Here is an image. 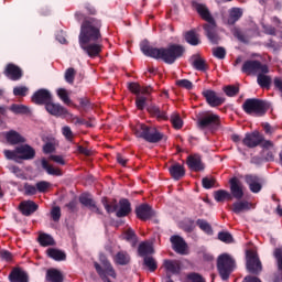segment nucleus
Here are the masks:
<instances>
[{"instance_id": "nucleus-1", "label": "nucleus", "mask_w": 282, "mask_h": 282, "mask_svg": "<svg viewBox=\"0 0 282 282\" xmlns=\"http://www.w3.org/2000/svg\"><path fill=\"white\" fill-rule=\"evenodd\" d=\"M100 39V22L95 19L86 20L82 24L79 34V45L88 56H98L101 45L98 43Z\"/></svg>"}, {"instance_id": "nucleus-2", "label": "nucleus", "mask_w": 282, "mask_h": 282, "mask_svg": "<svg viewBox=\"0 0 282 282\" xmlns=\"http://www.w3.org/2000/svg\"><path fill=\"white\" fill-rule=\"evenodd\" d=\"M141 52L145 56L156 58V61H163V63L167 65H173V63L184 54V47L182 45L172 44L165 48H155L149 46L147 42H142Z\"/></svg>"}, {"instance_id": "nucleus-3", "label": "nucleus", "mask_w": 282, "mask_h": 282, "mask_svg": "<svg viewBox=\"0 0 282 282\" xmlns=\"http://www.w3.org/2000/svg\"><path fill=\"white\" fill-rule=\"evenodd\" d=\"M194 8L196 12H198L199 17L207 21V24L204 25V30L206 32V36L212 43L219 42V35L217 34V24L215 23V19L210 15V11L206 4L195 3Z\"/></svg>"}, {"instance_id": "nucleus-4", "label": "nucleus", "mask_w": 282, "mask_h": 282, "mask_svg": "<svg viewBox=\"0 0 282 282\" xmlns=\"http://www.w3.org/2000/svg\"><path fill=\"white\" fill-rule=\"evenodd\" d=\"M134 134L137 138H142L147 142H160L162 140V133L158 131L155 127L139 123L134 128Z\"/></svg>"}, {"instance_id": "nucleus-5", "label": "nucleus", "mask_w": 282, "mask_h": 282, "mask_svg": "<svg viewBox=\"0 0 282 282\" xmlns=\"http://www.w3.org/2000/svg\"><path fill=\"white\" fill-rule=\"evenodd\" d=\"M4 158L7 160H13V162H21V160H32L35 152L30 145L18 147L14 151L4 150Z\"/></svg>"}, {"instance_id": "nucleus-6", "label": "nucleus", "mask_w": 282, "mask_h": 282, "mask_svg": "<svg viewBox=\"0 0 282 282\" xmlns=\"http://www.w3.org/2000/svg\"><path fill=\"white\" fill-rule=\"evenodd\" d=\"M217 269L223 281H228L230 274L235 272V260L232 257L224 253L218 257Z\"/></svg>"}, {"instance_id": "nucleus-7", "label": "nucleus", "mask_w": 282, "mask_h": 282, "mask_svg": "<svg viewBox=\"0 0 282 282\" xmlns=\"http://www.w3.org/2000/svg\"><path fill=\"white\" fill-rule=\"evenodd\" d=\"M128 89H130V91L137 96V109H144V107H147V97L151 94V86L142 87L139 84L131 83L128 85Z\"/></svg>"}, {"instance_id": "nucleus-8", "label": "nucleus", "mask_w": 282, "mask_h": 282, "mask_svg": "<svg viewBox=\"0 0 282 282\" xmlns=\"http://www.w3.org/2000/svg\"><path fill=\"white\" fill-rule=\"evenodd\" d=\"M243 109L247 113L263 116V113H265V102L259 99H249L243 104Z\"/></svg>"}, {"instance_id": "nucleus-9", "label": "nucleus", "mask_w": 282, "mask_h": 282, "mask_svg": "<svg viewBox=\"0 0 282 282\" xmlns=\"http://www.w3.org/2000/svg\"><path fill=\"white\" fill-rule=\"evenodd\" d=\"M197 126L199 129H215L216 127H219V116L213 112H207L198 119Z\"/></svg>"}, {"instance_id": "nucleus-10", "label": "nucleus", "mask_w": 282, "mask_h": 282, "mask_svg": "<svg viewBox=\"0 0 282 282\" xmlns=\"http://www.w3.org/2000/svg\"><path fill=\"white\" fill-rule=\"evenodd\" d=\"M247 270L252 274H259L262 270L259 256L254 251H247Z\"/></svg>"}, {"instance_id": "nucleus-11", "label": "nucleus", "mask_w": 282, "mask_h": 282, "mask_svg": "<svg viewBox=\"0 0 282 282\" xmlns=\"http://www.w3.org/2000/svg\"><path fill=\"white\" fill-rule=\"evenodd\" d=\"M242 72L245 74H259L260 72L262 74H268L269 69L267 65H262L257 61H248L243 64Z\"/></svg>"}, {"instance_id": "nucleus-12", "label": "nucleus", "mask_w": 282, "mask_h": 282, "mask_svg": "<svg viewBox=\"0 0 282 282\" xmlns=\"http://www.w3.org/2000/svg\"><path fill=\"white\" fill-rule=\"evenodd\" d=\"M261 142H263V135H261L259 131L247 133L242 140L245 147H248L249 149H254V147H259Z\"/></svg>"}, {"instance_id": "nucleus-13", "label": "nucleus", "mask_w": 282, "mask_h": 282, "mask_svg": "<svg viewBox=\"0 0 282 282\" xmlns=\"http://www.w3.org/2000/svg\"><path fill=\"white\" fill-rule=\"evenodd\" d=\"M52 100V93L47 89H39L32 96V102L35 105H46Z\"/></svg>"}, {"instance_id": "nucleus-14", "label": "nucleus", "mask_w": 282, "mask_h": 282, "mask_svg": "<svg viewBox=\"0 0 282 282\" xmlns=\"http://www.w3.org/2000/svg\"><path fill=\"white\" fill-rule=\"evenodd\" d=\"M170 241L175 252H177L178 254H186L188 246L186 245V241H184V238L180 236H172L170 238Z\"/></svg>"}, {"instance_id": "nucleus-15", "label": "nucleus", "mask_w": 282, "mask_h": 282, "mask_svg": "<svg viewBox=\"0 0 282 282\" xmlns=\"http://www.w3.org/2000/svg\"><path fill=\"white\" fill-rule=\"evenodd\" d=\"M45 109L47 113L57 118L61 116H67V109L61 106V104L52 102V100L45 105Z\"/></svg>"}, {"instance_id": "nucleus-16", "label": "nucleus", "mask_w": 282, "mask_h": 282, "mask_svg": "<svg viewBox=\"0 0 282 282\" xmlns=\"http://www.w3.org/2000/svg\"><path fill=\"white\" fill-rule=\"evenodd\" d=\"M203 95L210 107H219V105H224V97L217 95L214 90H205Z\"/></svg>"}, {"instance_id": "nucleus-17", "label": "nucleus", "mask_w": 282, "mask_h": 282, "mask_svg": "<svg viewBox=\"0 0 282 282\" xmlns=\"http://www.w3.org/2000/svg\"><path fill=\"white\" fill-rule=\"evenodd\" d=\"M41 164H42V169L44 171H46L47 175H54L55 177H62L63 171L59 167H56L53 164H50V161H47V159L42 158Z\"/></svg>"}, {"instance_id": "nucleus-18", "label": "nucleus", "mask_w": 282, "mask_h": 282, "mask_svg": "<svg viewBox=\"0 0 282 282\" xmlns=\"http://www.w3.org/2000/svg\"><path fill=\"white\" fill-rule=\"evenodd\" d=\"M230 191H231V195L236 199H241L243 197V185L239 180L235 177L230 180Z\"/></svg>"}, {"instance_id": "nucleus-19", "label": "nucleus", "mask_w": 282, "mask_h": 282, "mask_svg": "<svg viewBox=\"0 0 282 282\" xmlns=\"http://www.w3.org/2000/svg\"><path fill=\"white\" fill-rule=\"evenodd\" d=\"M20 210L22 215H25L26 217H30L33 213H36L39 210V205L32 200H24L20 204Z\"/></svg>"}, {"instance_id": "nucleus-20", "label": "nucleus", "mask_w": 282, "mask_h": 282, "mask_svg": "<svg viewBox=\"0 0 282 282\" xmlns=\"http://www.w3.org/2000/svg\"><path fill=\"white\" fill-rule=\"evenodd\" d=\"M4 74L11 80H19L23 74L21 73V68L14 64H9L6 67Z\"/></svg>"}, {"instance_id": "nucleus-21", "label": "nucleus", "mask_w": 282, "mask_h": 282, "mask_svg": "<svg viewBox=\"0 0 282 282\" xmlns=\"http://www.w3.org/2000/svg\"><path fill=\"white\" fill-rule=\"evenodd\" d=\"M79 202L80 204L89 208V210H91L93 213H97L98 215H100V209L98 208V206H96V202H94L89 194H83L79 198Z\"/></svg>"}, {"instance_id": "nucleus-22", "label": "nucleus", "mask_w": 282, "mask_h": 282, "mask_svg": "<svg viewBox=\"0 0 282 282\" xmlns=\"http://www.w3.org/2000/svg\"><path fill=\"white\" fill-rule=\"evenodd\" d=\"M187 165L192 171H204V163L197 154L187 158Z\"/></svg>"}, {"instance_id": "nucleus-23", "label": "nucleus", "mask_w": 282, "mask_h": 282, "mask_svg": "<svg viewBox=\"0 0 282 282\" xmlns=\"http://www.w3.org/2000/svg\"><path fill=\"white\" fill-rule=\"evenodd\" d=\"M153 215V209H151V206L149 205H141L137 207V216L139 217V219H142L143 221H147V219H151Z\"/></svg>"}, {"instance_id": "nucleus-24", "label": "nucleus", "mask_w": 282, "mask_h": 282, "mask_svg": "<svg viewBox=\"0 0 282 282\" xmlns=\"http://www.w3.org/2000/svg\"><path fill=\"white\" fill-rule=\"evenodd\" d=\"M10 282H28V273L21 269H13L9 274Z\"/></svg>"}, {"instance_id": "nucleus-25", "label": "nucleus", "mask_w": 282, "mask_h": 282, "mask_svg": "<svg viewBox=\"0 0 282 282\" xmlns=\"http://www.w3.org/2000/svg\"><path fill=\"white\" fill-rule=\"evenodd\" d=\"M251 208L252 204H250L248 200H238L232 204V213H236V215H239L246 210H250Z\"/></svg>"}, {"instance_id": "nucleus-26", "label": "nucleus", "mask_w": 282, "mask_h": 282, "mask_svg": "<svg viewBox=\"0 0 282 282\" xmlns=\"http://www.w3.org/2000/svg\"><path fill=\"white\" fill-rule=\"evenodd\" d=\"M242 15H243V10L239 8H232L229 11V18L227 19V24L235 25V23H237V21H239V19H241Z\"/></svg>"}, {"instance_id": "nucleus-27", "label": "nucleus", "mask_w": 282, "mask_h": 282, "mask_svg": "<svg viewBox=\"0 0 282 282\" xmlns=\"http://www.w3.org/2000/svg\"><path fill=\"white\" fill-rule=\"evenodd\" d=\"M246 182L249 185L251 193H259V191H261V183L259 182V177L247 175Z\"/></svg>"}, {"instance_id": "nucleus-28", "label": "nucleus", "mask_w": 282, "mask_h": 282, "mask_svg": "<svg viewBox=\"0 0 282 282\" xmlns=\"http://www.w3.org/2000/svg\"><path fill=\"white\" fill-rule=\"evenodd\" d=\"M163 268L167 272V274H175L180 272V262L173 260H164Z\"/></svg>"}, {"instance_id": "nucleus-29", "label": "nucleus", "mask_w": 282, "mask_h": 282, "mask_svg": "<svg viewBox=\"0 0 282 282\" xmlns=\"http://www.w3.org/2000/svg\"><path fill=\"white\" fill-rule=\"evenodd\" d=\"M131 213V204L129 200L122 199L119 203V210L117 212V217H127Z\"/></svg>"}, {"instance_id": "nucleus-30", "label": "nucleus", "mask_w": 282, "mask_h": 282, "mask_svg": "<svg viewBox=\"0 0 282 282\" xmlns=\"http://www.w3.org/2000/svg\"><path fill=\"white\" fill-rule=\"evenodd\" d=\"M153 242L151 241H145L141 242L139 245V254L140 257H147V254H153Z\"/></svg>"}, {"instance_id": "nucleus-31", "label": "nucleus", "mask_w": 282, "mask_h": 282, "mask_svg": "<svg viewBox=\"0 0 282 282\" xmlns=\"http://www.w3.org/2000/svg\"><path fill=\"white\" fill-rule=\"evenodd\" d=\"M46 281L63 282V273L56 269H50L46 272Z\"/></svg>"}, {"instance_id": "nucleus-32", "label": "nucleus", "mask_w": 282, "mask_h": 282, "mask_svg": "<svg viewBox=\"0 0 282 282\" xmlns=\"http://www.w3.org/2000/svg\"><path fill=\"white\" fill-rule=\"evenodd\" d=\"M170 173H171L172 177H174V180H180L181 177H184V175H185L184 166H182L180 164H174L170 167Z\"/></svg>"}, {"instance_id": "nucleus-33", "label": "nucleus", "mask_w": 282, "mask_h": 282, "mask_svg": "<svg viewBox=\"0 0 282 282\" xmlns=\"http://www.w3.org/2000/svg\"><path fill=\"white\" fill-rule=\"evenodd\" d=\"M46 252L51 259H54V261H65V252H63L62 250L51 248L47 249Z\"/></svg>"}, {"instance_id": "nucleus-34", "label": "nucleus", "mask_w": 282, "mask_h": 282, "mask_svg": "<svg viewBox=\"0 0 282 282\" xmlns=\"http://www.w3.org/2000/svg\"><path fill=\"white\" fill-rule=\"evenodd\" d=\"M6 139L10 144H19V142H23V138L17 131L7 132Z\"/></svg>"}, {"instance_id": "nucleus-35", "label": "nucleus", "mask_w": 282, "mask_h": 282, "mask_svg": "<svg viewBox=\"0 0 282 282\" xmlns=\"http://www.w3.org/2000/svg\"><path fill=\"white\" fill-rule=\"evenodd\" d=\"M37 240L40 246H43L44 248L47 246H54V238L47 234H40Z\"/></svg>"}, {"instance_id": "nucleus-36", "label": "nucleus", "mask_w": 282, "mask_h": 282, "mask_svg": "<svg viewBox=\"0 0 282 282\" xmlns=\"http://www.w3.org/2000/svg\"><path fill=\"white\" fill-rule=\"evenodd\" d=\"M129 261H131V258L124 251L117 253L115 257V262L118 263L119 265H127Z\"/></svg>"}, {"instance_id": "nucleus-37", "label": "nucleus", "mask_w": 282, "mask_h": 282, "mask_svg": "<svg viewBox=\"0 0 282 282\" xmlns=\"http://www.w3.org/2000/svg\"><path fill=\"white\" fill-rule=\"evenodd\" d=\"M257 82H258V85H260V87H270V84L272 83V78L265 75V73L260 72L258 74Z\"/></svg>"}, {"instance_id": "nucleus-38", "label": "nucleus", "mask_w": 282, "mask_h": 282, "mask_svg": "<svg viewBox=\"0 0 282 282\" xmlns=\"http://www.w3.org/2000/svg\"><path fill=\"white\" fill-rule=\"evenodd\" d=\"M185 41L189 43V45H199V35L194 31H189L185 34Z\"/></svg>"}, {"instance_id": "nucleus-39", "label": "nucleus", "mask_w": 282, "mask_h": 282, "mask_svg": "<svg viewBox=\"0 0 282 282\" xmlns=\"http://www.w3.org/2000/svg\"><path fill=\"white\" fill-rule=\"evenodd\" d=\"M231 196L226 189H219L214 193V199L217 202H226V199H230Z\"/></svg>"}, {"instance_id": "nucleus-40", "label": "nucleus", "mask_w": 282, "mask_h": 282, "mask_svg": "<svg viewBox=\"0 0 282 282\" xmlns=\"http://www.w3.org/2000/svg\"><path fill=\"white\" fill-rule=\"evenodd\" d=\"M232 34H234V36L239 39V41H242L243 43H246V41H248V39L256 36L257 32L247 33L246 35H243V33L239 29H234Z\"/></svg>"}, {"instance_id": "nucleus-41", "label": "nucleus", "mask_w": 282, "mask_h": 282, "mask_svg": "<svg viewBox=\"0 0 282 282\" xmlns=\"http://www.w3.org/2000/svg\"><path fill=\"white\" fill-rule=\"evenodd\" d=\"M148 111L153 116H156L160 120H166V112L160 110L158 106H151L148 108Z\"/></svg>"}, {"instance_id": "nucleus-42", "label": "nucleus", "mask_w": 282, "mask_h": 282, "mask_svg": "<svg viewBox=\"0 0 282 282\" xmlns=\"http://www.w3.org/2000/svg\"><path fill=\"white\" fill-rule=\"evenodd\" d=\"M37 193H47L52 188V183L47 181H40L35 184Z\"/></svg>"}, {"instance_id": "nucleus-43", "label": "nucleus", "mask_w": 282, "mask_h": 282, "mask_svg": "<svg viewBox=\"0 0 282 282\" xmlns=\"http://www.w3.org/2000/svg\"><path fill=\"white\" fill-rule=\"evenodd\" d=\"M171 122L174 129H182V127H184V121H182V117H180V113L177 112L172 113Z\"/></svg>"}, {"instance_id": "nucleus-44", "label": "nucleus", "mask_w": 282, "mask_h": 282, "mask_svg": "<svg viewBox=\"0 0 282 282\" xmlns=\"http://www.w3.org/2000/svg\"><path fill=\"white\" fill-rule=\"evenodd\" d=\"M196 224L198 228H200V230L206 232V235H213V227H210V224H208V221L198 219Z\"/></svg>"}, {"instance_id": "nucleus-45", "label": "nucleus", "mask_w": 282, "mask_h": 282, "mask_svg": "<svg viewBox=\"0 0 282 282\" xmlns=\"http://www.w3.org/2000/svg\"><path fill=\"white\" fill-rule=\"evenodd\" d=\"M124 240L129 241L131 246H135V243H138V237L135 236V232L132 229H128L124 232Z\"/></svg>"}, {"instance_id": "nucleus-46", "label": "nucleus", "mask_w": 282, "mask_h": 282, "mask_svg": "<svg viewBox=\"0 0 282 282\" xmlns=\"http://www.w3.org/2000/svg\"><path fill=\"white\" fill-rule=\"evenodd\" d=\"M144 265L148 267L150 272H155V270H158V262H155V259H153V257H145Z\"/></svg>"}, {"instance_id": "nucleus-47", "label": "nucleus", "mask_w": 282, "mask_h": 282, "mask_svg": "<svg viewBox=\"0 0 282 282\" xmlns=\"http://www.w3.org/2000/svg\"><path fill=\"white\" fill-rule=\"evenodd\" d=\"M9 109L13 113H29L30 111V108H28L26 106L17 105V104H13Z\"/></svg>"}, {"instance_id": "nucleus-48", "label": "nucleus", "mask_w": 282, "mask_h": 282, "mask_svg": "<svg viewBox=\"0 0 282 282\" xmlns=\"http://www.w3.org/2000/svg\"><path fill=\"white\" fill-rule=\"evenodd\" d=\"M48 160H51V162H54L55 164H58L59 166H65V164H67L65 156L59 154H52L48 156Z\"/></svg>"}, {"instance_id": "nucleus-49", "label": "nucleus", "mask_w": 282, "mask_h": 282, "mask_svg": "<svg viewBox=\"0 0 282 282\" xmlns=\"http://www.w3.org/2000/svg\"><path fill=\"white\" fill-rule=\"evenodd\" d=\"M75 76H76V69L67 68L65 72L64 78H65L66 83H68L69 85H74Z\"/></svg>"}, {"instance_id": "nucleus-50", "label": "nucleus", "mask_w": 282, "mask_h": 282, "mask_svg": "<svg viewBox=\"0 0 282 282\" xmlns=\"http://www.w3.org/2000/svg\"><path fill=\"white\" fill-rule=\"evenodd\" d=\"M219 241H223V243H232V235L228 231H220L218 234Z\"/></svg>"}, {"instance_id": "nucleus-51", "label": "nucleus", "mask_w": 282, "mask_h": 282, "mask_svg": "<svg viewBox=\"0 0 282 282\" xmlns=\"http://www.w3.org/2000/svg\"><path fill=\"white\" fill-rule=\"evenodd\" d=\"M62 134L68 142H72V140H74V132L72 131V128H69V126H64L62 128Z\"/></svg>"}, {"instance_id": "nucleus-52", "label": "nucleus", "mask_w": 282, "mask_h": 282, "mask_svg": "<svg viewBox=\"0 0 282 282\" xmlns=\"http://www.w3.org/2000/svg\"><path fill=\"white\" fill-rule=\"evenodd\" d=\"M57 96L61 98V100H63V102H65L66 105H69L70 102L69 94L67 93L66 89L64 88L57 89Z\"/></svg>"}, {"instance_id": "nucleus-53", "label": "nucleus", "mask_w": 282, "mask_h": 282, "mask_svg": "<svg viewBox=\"0 0 282 282\" xmlns=\"http://www.w3.org/2000/svg\"><path fill=\"white\" fill-rule=\"evenodd\" d=\"M193 66L195 67V69L204 72V69H206V62L202 57H198L193 62Z\"/></svg>"}, {"instance_id": "nucleus-54", "label": "nucleus", "mask_w": 282, "mask_h": 282, "mask_svg": "<svg viewBox=\"0 0 282 282\" xmlns=\"http://www.w3.org/2000/svg\"><path fill=\"white\" fill-rule=\"evenodd\" d=\"M224 91H225L226 96H229V97L237 96L239 94V87L227 86L224 88Z\"/></svg>"}, {"instance_id": "nucleus-55", "label": "nucleus", "mask_w": 282, "mask_h": 282, "mask_svg": "<svg viewBox=\"0 0 282 282\" xmlns=\"http://www.w3.org/2000/svg\"><path fill=\"white\" fill-rule=\"evenodd\" d=\"M178 87H183V89H191L193 87V83L188 79H180L176 82Z\"/></svg>"}, {"instance_id": "nucleus-56", "label": "nucleus", "mask_w": 282, "mask_h": 282, "mask_svg": "<svg viewBox=\"0 0 282 282\" xmlns=\"http://www.w3.org/2000/svg\"><path fill=\"white\" fill-rule=\"evenodd\" d=\"M213 54L216 58H226V50L224 47L214 48Z\"/></svg>"}, {"instance_id": "nucleus-57", "label": "nucleus", "mask_w": 282, "mask_h": 282, "mask_svg": "<svg viewBox=\"0 0 282 282\" xmlns=\"http://www.w3.org/2000/svg\"><path fill=\"white\" fill-rule=\"evenodd\" d=\"M274 257H275V259L278 261L279 270H282V248L275 249Z\"/></svg>"}, {"instance_id": "nucleus-58", "label": "nucleus", "mask_w": 282, "mask_h": 282, "mask_svg": "<svg viewBox=\"0 0 282 282\" xmlns=\"http://www.w3.org/2000/svg\"><path fill=\"white\" fill-rule=\"evenodd\" d=\"M51 216L53 221H58L61 219V207H53L51 210Z\"/></svg>"}, {"instance_id": "nucleus-59", "label": "nucleus", "mask_w": 282, "mask_h": 282, "mask_svg": "<svg viewBox=\"0 0 282 282\" xmlns=\"http://www.w3.org/2000/svg\"><path fill=\"white\" fill-rule=\"evenodd\" d=\"M14 96H25L28 94V87L19 86L13 89Z\"/></svg>"}, {"instance_id": "nucleus-60", "label": "nucleus", "mask_w": 282, "mask_h": 282, "mask_svg": "<svg viewBox=\"0 0 282 282\" xmlns=\"http://www.w3.org/2000/svg\"><path fill=\"white\" fill-rule=\"evenodd\" d=\"M24 191L26 195H36L37 189H36V185H31V184H25L24 185Z\"/></svg>"}, {"instance_id": "nucleus-61", "label": "nucleus", "mask_w": 282, "mask_h": 282, "mask_svg": "<svg viewBox=\"0 0 282 282\" xmlns=\"http://www.w3.org/2000/svg\"><path fill=\"white\" fill-rule=\"evenodd\" d=\"M203 186L204 188H213V186H215V178H203Z\"/></svg>"}, {"instance_id": "nucleus-62", "label": "nucleus", "mask_w": 282, "mask_h": 282, "mask_svg": "<svg viewBox=\"0 0 282 282\" xmlns=\"http://www.w3.org/2000/svg\"><path fill=\"white\" fill-rule=\"evenodd\" d=\"M102 204H104L107 213H116V210H118V206L117 205H109V204H107V199H104Z\"/></svg>"}, {"instance_id": "nucleus-63", "label": "nucleus", "mask_w": 282, "mask_h": 282, "mask_svg": "<svg viewBox=\"0 0 282 282\" xmlns=\"http://www.w3.org/2000/svg\"><path fill=\"white\" fill-rule=\"evenodd\" d=\"M54 151H56V147H54L53 143H46L44 147H43V152L44 153H54Z\"/></svg>"}, {"instance_id": "nucleus-64", "label": "nucleus", "mask_w": 282, "mask_h": 282, "mask_svg": "<svg viewBox=\"0 0 282 282\" xmlns=\"http://www.w3.org/2000/svg\"><path fill=\"white\" fill-rule=\"evenodd\" d=\"M9 171H11L15 177H23V172L17 166L9 167Z\"/></svg>"}]
</instances>
